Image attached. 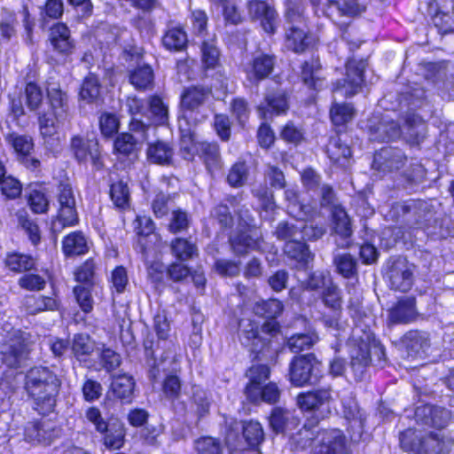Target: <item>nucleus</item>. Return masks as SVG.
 <instances>
[{
  "instance_id": "nucleus-1",
  "label": "nucleus",
  "mask_w": 454,
  "mask_h": 454,
  "mask_svg": "<svg viewBox=\"0 0 454 454\" xmlns=\"http://www.w3.org/2000/svg\"><path fill=\"white\" fill-rule=\"evenodd\" d=\"M59 387L57 375L46 367L32 368L26 376V390L41 413L53 410Z\"/></svg>"
},
{
  "instance_id": "nucleus-2",
  "label": "nucleus",
  "mask_w": 454,
  "mask_h": 454,
  "mask_svg": "<svg viewBox=\"0 0 454 454\" xmlns=\"http://www.w3.org/2000/svg\"><path fill=\"white\" fill-rule=\"evenodd\" d=\"M210 90L204 87L192 86L184 90L180 101L178 127L185 148L191 144V131L204 121L201 108L208 98Z\"/></svg>"
},
{
  "instance_id": "nucleus-3",
  "label": "nucleus",
  "mask_w": 454,
  "mask_h": 454,
  "mask_svg": "<svg viewBox=\"0 0 454 454\" xmlns=\"http://www.w3.org/2000/svg\"><path fill=\"white\" fill-rule=\"evenodd\" d=\"M56 196L59 208L57 218L52 222V231L54 232H61L65 227L76 225L79 222V217L74 193L68 181L59 183Z\"/></svg>"
},
{
  "instance_id": "nucleus-4",
  "label": "nucleus",
  "mask_w": 454,
  "mask_h": 454,
  "mask_svg": "<svg viewBox=\"0 0 454 454\" xmlns=\"http://www.w3.org/2000/svg\"><path fill=\"white\" fill-rule=\"evenodd\" d=\"M3 343L0 346V354L4 364L10 368H18L26 358V346L24 333L14 329L9 324L2 327Z\"/></svg>"
},
{
  "instance_id": "nucleus-5",
  "label": "nucleus",
  "mask_w": 454,
  "mask_h": 454,
  "mask_svg": "<svg viewBox=\"0 0 454 454\" xmlns=\"http://www.w3.org/2000/svg\"><path fill=\"white\" fill-rule=\"evenodd\" d=\"M400 441L406 450L417 453L444 454L450 450L452 444V442L441 432L430 433L424 437L418 438L414 432L408 430L402 434Z\"/></svg>"
},
{
  "instance_id": "nucleus-6",
  "label": "nucleus",
  "mask_w": 454,
  "mask_h": 454,
  "mask_svg": "<svg viewBox=\"0 0 454 454\" xmlns=\"http://www.w3.org/2000/svg\"><path fill=\"white\" fill-rule=\"evenodd\" d=\"M321 364L314 354L295 356L289 365V379L293 385L302 387L316 383L321 376Z\"/></svg>"
},
{
  "instance_id": "nucleus-7",
  "label": "nucleus",
  "mask_w": 454,
  "mask_h": 454,
  "mask_svg": "<svg viewBox=\"0 0 454 454\" xmlns=\"http://www.w3.org/2000/svg\"><path fill=\"white\" fill-rule=\"evenodd\" d=\"M180 146L186 160H192L195 154H198L209 172L213 173L221 168L222 161L217 144L199 142L195 129L191 131V144H188V148H185L183 136L180 135Z\"/></svg>"
},
{
  "instance_id": "nucleus-8",
  "label": "nucleus",
  "mask_w": 454,
  "mask_h": 454,
  "mask_svg": "<svg viewBox=\"0 0 454 454\" xmlns=\"http://www.w3.org/2000/svg\"><path fill=\"white\" fill-rule=\"evenodd\" d=\"M321 299L325 306L333 311V315H324L322 321L327 328L339 330L341 328L342 299L340 290L333 283L328 285L321 292Z\"/></svg>"
},
{
  "instance_id": "nucleus-9",
  "label": "nucleus",
  "mask_w": 454,
  "mask_h": 454,
  "mask_svg": "<svg viewBox=\"0 0 454 454\" xmlns=\"http://www.w3.org/2000/svg\"><path fill=\"white\" fill-rule=\"evenodd\" d=\"M366 64L364 60L350 59L346 64V79L343 83L338 82L333 88L335 93L340 92L344 97H352L356 94L364 82L363 73Z\"/></svg>"
},
{
  "instance_id": "nucleus-10",
  "label": "nucleus",
  "mask_w": 454,
  "mask_h": 454,
  "mask_svg": "<svg viewBox=\"0 0 454 454\" xmlns=\"http://www.w3.org/2000/svg\"><path fill=\"white\" fill-rule=\"evenodd\" d=\"M387 278L392 289L407 292L413 284V265L404 258H398L390 265Z\"/></svg>"
},
{
  "instance_id": "nucleus-11",
  "label": "nucleus",
  "mask_w": 454,
  "mask_h": 454,
  "mask_svg": "<svg viewBox=\"0 0 454 454\" xmlns=\"http://www.w3.org/2000/svg\"><path fill=\"white\" fill-rule=\"evenodd\" d=\"M331 399V389L322 388L300 394L297 396V404L305 411H319L323 418L325 412H329L328 403Z\"/></svg>"
},
{
  "instance_id": "nucleus-12",
  "label": "nucleus",
  "mask_w": 454,
  "mask_h": 454,
  "mask_svg": "<svg viewBox=\"0 0 454 454\" xmlns=\"http://www.w3.org/2000/svg\"><path fill=\"white\" fill-rule=\"evenodd\" d=\"M318 445L315 454H343L346 448V438L339 429L325 430L317 433Z\"/></svg>"
},
{
  "instance_id": "nucleus-13",
  "label": "nucleus",
  "mask_w": 454,
  "mask_h": 454,
  "mask_svg": "<svg viewBox=\"0 0 454 454\" xmlns=\"http://www.w3.org/2000/svg\"><path fill=\"white\" fill-rule=\"evenodd\" d=\"M274 58L268 54H258L245 66L247 79L258 82L268 77L274 67Z\"/></svg>"
},
{
  "instance_id": "nucleus-14",
  "label": "nucleus",
  "mask_w": 454,
  "mask_h": 454,
  "mask_svg": "<svg viewBox=\"0 0 454 454\" xmlns=\"http://www.w3.org/2000/svg\"><path fill=\"white\" fill-rule=\"evenodd\" d=\"M249 15L253 19L261 20L263 30L273 34L276 30L277 13L275 10L264 1L252 0L248 3Z\"/></svg>"
},
{
  "instance_id": "nucleus-15",
  "label": "nucleus",
  "mask_w": 454,
  "mask_h": 454,
  "mask_svg": "<svg viewBox=\"0 0 454 454\" xmlns=\"http://www.w3.org/2000/svg\"><path fill=\"white\" fill-rule=\"evenodd\" d=\"M67 120L59 121L52 113L49 112L39 115L38 122L40 134L43 138L44 144L50 148L53 149L59 144V129Z\"/></svg>"
},
{
  "instance_id": "nucleus-16",
  "label": "nucleus",
  "mask_w": 454,
  "mask_h": 454,
  "mask_svg": "<svg viewBox=\"0 0 454 454\" xmlns=\"http://www.w3.org/2000/svg\"><path fill=\"white\" fill-rule=\"evenodd\" d=\"M56 435L55 430L50 423L33 421L27 424L24 439L33 444H50Z\"/></svg>"
},
{
  "instance_id": "nucleus-17",
  "label": "nucleus",
  "mask_w": 454,
  "mask_h": 454,
  "mask_svg": "<svg viewBox=\"0 0 454 454\" xmlns=\"http://www.w3.org/2000/svg\"><path fill=\"white\" fill-rule=\"evenodd\" d=\"M71 146L79 161L90 160L94 165L99 160L100 152L98 143L94 139L84 140L80 137H74L71 141Z\"/></svg>"
},
{
  "instance_id": "nucleus-18",
  "label": "nucleus",
  "mask_w": 454,
  "mask_h": 454,
  "mask_svg": "<svg viewBox=\"0 0 454 454\" xmlns=\"http://www.w3.org/2000/svg\"><path fill=\"white\" fill-rule=\"evenodd\" d=\"M239 339L243 345L250 347L256 353L265 345V340L259 336V325L249 319L239 322Z\"/></svg>"
},
{
  "instance_id": "nucleus-19",
  "label": "nucleus",
  "mask_w": 454,
  "mask_h": 454,
  "mask_svg": "<svg viewBox=\"0 0 454 454\" xmlns=\"http://www.w3.org/2000/svg\"><path fill=\"white\" fill-rule=\"evenodd\" d=\"M47 96L51 106V113L59 121L67 120L69 117L68 98L59 85L52 84L47 88Z\"/></svg>"
},
{
  "instance_id": "nucleus-20",
  "label": "nucleus",
  "mask_w": 454,
  "mask_h": 454,
  "mask_svg": "<svg viewBox=\"0 0 454 454\" xmlns=\"http://www.w3.org/2000/svg\"><path fill=\"white\" fill-rule=\"evenodd\" d=\"M288 108L286 95L283 91L269 92L263 103L258 106V112L263 118L271 114H280Z\"/></svg>"
},
{
  "instance_id": "nucleus-21",
  "label": "nucleus",
  "mask_w": 454,
  "mask_h": 454,
  "mask_svg": "<svg viewBox=\"0 0 454 454\" xmlns=\"http://www.w3.org/2000/svg\"><path fill=\"white\" fill-rule=\"evenodd\" d=\"M299 424L294 412L282 408H275L270 418V425L276 433H288Z\"/></svg>"
},
{
  "instance_id": "nucleus-22",
  "label": "nucleus",
  "mask_w": 454,
  "mask_h": 454,
  "mask_svg": "<svg viewBox=\"0 0 454 454\" xmlns=\"http://www.w3.org/2000/svg\"><path fill=\"white\" fill-rule=\"evenodd\" d=\"M137 225L135 227L137 234L139 236L138 243L141 250L146 254L151 250L149 243L159 241V237L154 233L153 222L146 216H137L136 219Z\"/></svg>"
},
{
  "instance_id": "nucleus-23",
  "label": "nucleus",
  "mask_w": 454,
  "mask_h": 454,
  "mask_svg": "<svg viewBox=\"0 0 454 454\" xmlns=\"http://www.w3.org/2000/svg\"><path fill=\"white\" fill-rule=\"evenodd\" d=\"M261 235L256 230L244 231L230 238L232 250L237 254H244L250 249L260 248Z\"/></svg>"
},
{
  "instance_id": "nucleus-24",
  "label": "nucleus",
  "mask_w": 454,
  "mask_h": 454,
  "mask_svg": "<svg viewBox=\"0 0 454 454\" xmlns=\"http://www.w3.org/2000/svg\"><path fill=\"white\" fill-rule=\"evenodd\" d=\"M50 41L53 48L59 53L68 55L74 49L69 29L65 24L58 23L51 27Z\"/></svg>"
},
{
  "instance_id": "nucleus-25",
  "label": "nucleus",
  "mask_w": 454,
  "mask_h": 454,
  "mask_svg": "<svg viewBox=\"0 0 454 454\" xmlns=\"http://www.w3.org/2000/svg\"><path fill=\"white\" fill-rule=\"evenodd\" d=\"M415 300L404 298L388 312V322L391 324H404L410 322L415 316Z\"/></svg>"
},
{
  "instance_id": "nucleus-26",
  "label": "nucleus",
  "mask_w": 454,
  "mask_h": 454,
  "mask_svg": "<svg viewBox=\"0 0 454 454\" xmlns=\"http://www.w3.org/2000/svg\"><path fill=\"white\" fill-rule=\"evenodd\" d=\"M242 429L243 436L251 447H257L264 439V432L262 425L254 420L235 422L231 426V431Z\"/></svg>"
},
{
  "instance_id": "nucleus-27",
  "label": "nucleus",
  "mask_w": 454,
  "mask_h": 454,
  "mask_svg": "<svg viewBox=\"0 0 454 454\" xmlns=\"http://www.w3.org/2000/svg\"><path fill=\"white\" fill-rule=\"evenodd\" d=\"M326 153L334 164L341 168L348 166L351 151L348 145L341 142L339 137H331L326 147Z\"/></svg>"
},
{
  "instance_id": "nucleus-28",
  "label": "nucleus",
  "mask_w": 454,
  "mask_h": 454,
  "mask_svg": "<svg viewBox=\"0 0 454 454\" xmlns=\"http://www.w3.org/2000/svg\"><path fill=\"white\" fill-rule=\"evenodd\" d=\"M325 13L332 20L337 17H354L361 12V8L356 0H348L340 4L337 0H327Z\"/></svg>"
},
{
  "instance_id": "nucleus-29",
  "label": "nucleus",
  "mask_w": 454,
  "mask_h": 454,
  "mask_svg": "<svg viewBox=\"0 0 454 454\" xmlns=\"http://www.w3.org/2000/svg\"><path fill=\"white\" fill-rule=\"evenodd\" d=\"M88 242L81 231H74L62 241V250L66 255H80L88 252Z\"/></svg>"
},
{
  "instance_id": "nucleus-30",
  "label": "nucleus",
  "mask_w": 454,
  "mask_h": 454,
  "mask_svg": "<svg viewBox=\"0 0 454 454\" xmlns=\"http://www.w3.org/2000/svg\"><path fill=\"white\" fill-rule=\"evenodd\" d=\"M285 193L286 200L289 201L287 209L290 215L301 221L313 216L315 208L311 206L302 204L298 200V194L294 190L288 189Z\"/></svg>"
},
{
  "instance_id": "nucleus-31",
  "label": "nucleus",
  "mask_w": 454,
  "mask_h": 454,
  "mask_svg": "<svg viewBox=\"0 0 454 454\" xmlns=\"http://www.w3.org/2000/svg\"><path fill=\"white\" fill-rule=\"evenodd\" d=\"M111 387L116 397L129 403L133 395L135 381L128 374L116 375L112 380Z\"/></svg>"
},
{
  "instance_id": "nucleus-32",
  "label": "nucleus",
  "mask_w": 454,
  "mask_h": 454,
  "mask_svg": "<svg viewBox=\"0 0 454 454\" xmlns=\"http://www.w3.org/2000/svg\"><path fill=\"white\" fill-rule=\"evenodd\" d=\"M309 36L306 32L296 26H290L286 33V46L294 52L303 51L309 45Z\"/></svg>"
},
{
  "instance_id": "nucleus-33",
  "label": "nucleus",
  "mask_w": 454,
  "mask_h": 454,
  "mask_svg": "<svg viewBox=\"0 0 454 454\" xmlns=\"http://www.w3.org/2000/svg\"><path fill=\"white\" fill-rule=\"evenodd\" d=\"M94 350L95 342L88 334L80 333L74 336L72 351L79 361H87Z\"/></svg>"
},
{
  "instance_id": "nucleus-34",
  "label": "nucleus",
  "mask_w": 454,
  "mask_h": 454,
  "mask_svg": "<svg viewBox=\"0 0 454 454\" xmlns=\"http://www.w3.org/2000/svg\"><path fill=\"white\" fill-rule=\"evenodd\" d=\"M421 411L425 416H429V420H427V424H431L435 427H443L450 420V412L442 407L426 405L422 408H419L417 415Z\"/></svg>"
},
{
  "instance_id": "nucleus-35",
  "label": "nucleus",
  "mask_w": 454,
  "mask_h": 454,
  "mask_svg": "<svg viewBox=\"0 0 454 454\" xmlns=\"http://www.w3.org/2000/svg\"><path fill=\"white\" fill-rule=\"evenodd\" d=\"M332 221L334 231L342 237H348L352 233L351 222L345 211L340 206H333L332 209Z\"/></svg>"
},
{
  "instance_id": "nucleus-36",
  "label": "nucleus",
  "mask_w": 454,
  "mask_h": 454,
  "mask_svg": "<svg viewBox=\"0 0 454 454\" xmlns=\"http://www.w3.org/2000/svg\"><path fill=\"white\" fill-rule=\"evenodd\" d=\"M130 83L137 90H146L153 82V71L148 65L137 67L129 74Z\"/></svg>"
},
{
  "instance_id": "nucleus-37",
  "label": "nucleus",
  "mask_w": 454,
  "mask_h": 454,
  "mask_svg": "<svg viewBox=\"0 0 454 454\" xmlns=\"http://www.w3.org/2000/svg\"><path fill=\"white\" fill-rule=\"evenodd\" d=\"M110 196L114 205L120 209L129 207L130 193L128 184L122 180L111 185Z\"/></svg>"
},
{
  "instance_id": "nucleus-38",
  "label": "nucleus",
  "mask_w": 454,
  "mask_h": 454,
  "mask_svg": "<svg viewBox=\"0 0 454 454\" xmlns=\"http://www.w3.org/2000/svg\"><path fill=\"white\" fill-rule=\"evenodd\" d=\"M162 43L168 50L182 51L187 43L186 33L181 27L168 28L162 37Z\"/></svg>"
},
{
  "instance_id": "nucleus-39",
  "label": "nucleus",
  "mask_w": 454,
  "mask_h": 454,
  "mask_svg": "<svg viewBox=\"0 0 454 454\" xmlns=\"http://www.w3.org/2000/svg\"><path fill=\"white\" fill-rule=\"evenodd\" d=\"M320 64L318 60L312 59L305 62L301 67V78L303 82L309 88L317 89L321 87L322 81L319 77Z\"/></svg>"
},
{
  "instance_id": "nucleus-40",
  "label": "nucleus",
  "mask_w": 454,
  "mask_h": 454,
  "mask_svg": "<svg viewBox=\"0 0 454 454\" xmlns=\"http://www.w3.org/2000/svg\"><path fill=\"white\" fill-rule=\"evenodd\" d=\"M147 155L154 163L168 164L172 159L173 150L168 144L157 142L149 146Z\"/></svg>"
},
{
  "instance_id": "nucleus-41",
  "label": "nucleus",
  "mask_w": 454,
  "mask_h": 454,
  "mask_svg": "<svg viewBox=\"0 0 454 454\" xmlns=\"http://www.w3.org/2000/svg\"><path fill=\"white\" fill-rule=\"evenodd\" d=\"M318 340L315 333H299L291 336L287 340V346L292 352L299 353L311 348Z\"/></svg>"
},
{
  "instance_id": "nucleus-42",
  "label": "nucleus",
  "mask_w": 454,
  "mask_h": 454,
  "mask_svg": "<svg viewBox=\"0 0 454 454\" xmlns=\"http://www.w3.org/2000/svg\"><path fill=\"white\" fill-rule=\"evenodd\" d=\"M284 251L290 258L301 262L307 263L311 257V254L307 245L301 242L299 239H295L286 243Z\"/></svg>"
},
{
  "instance_id": "nucleus-43",
  "label": "nucleus",
  "mask_w": 454,
  "mask_h": 454,
  "mask_svg": "<svg viewBox=\"0 0 454 454\" xmlns=\"http://www.w3.org/2000/svg\"><path fill=\"white\" fill-rule=\"evenodd\" d=\"M173 254L181 261H186L197 254L196 246L188 239L176 238L171 242Z\"/></svg>"
},
{
  "instance_id": "nucleus-44",
  "label": "nucleus",
  "mask_w": 454,
  "mask_h": 454,
  "mask_svg": "<svg viewBox=\"0 0 454 454\" xmlns=\"http://www.w3.org/2000/svg\"><path fill=\"white\" fill-rule=\"evenodd\" d=\"M254 313L262 317L275 318L282 313L283 305L277 299L256 302L254 307Z\"/></svg>"
},
{
  "instance_id": "nucleus-45",
  "label": "nucleus",
  "mask_w": 454,
  "mask_h": 454,
  "mask_svg": "<svg viewBox=\"0 0 454 454\" xmlns=\"http://www.w3.org/2000/svg\"><path fill=\"white\" fill-rule=\"evenodd\" d=\"M333 262L337 271L344 278H351L356 273V262L354 257L348 253L336 254Z\"/></svg>"
},
{
  "instance_id": "nucleus-46",
  "label": "nucleus",
  "mask_w": 454,
  "mask_h": 454,
  "mask_svg": "<svg viewBox=\"0 0 454 454\" xmlns=\"http://www.w3.org/2000/svg\"><path fill=\"white\" fill-rule=\"evenodd\" d=\"M194 449L198 454H222L221 442L211 436H203L194 442Z\"/></svg>"
},
{
  "instance_id": "nucleus-47",
  "label": "nucleus",
  "mask_w": 454,
  "mask_h": 454,
  "mask_svg": "<svg viewBox=\"0 0 454 454\" xmlns=\"http://www.w3.org/2000/svg\"><path fill=\"white\" fill-rule=\"evenodd\" d=\"M19 225L27 233L30 240L34 245L40 240L39 228L37 224L32 221L26 210H19L16 214Z\"/></svg>"
},
{
  "instance_id": "nucleus-48",
  "label": "nucleus",
  "mask_w": 454,
  "mask_h": 454,
  "mask_svg": "<svg viewBox=\"0 0 454 454\" xmlns=\"http://www.w3.org/2000/svg\"><path fill=\"white\" fill-rule=\"evenodd\" d=\"M331 119L334 125H343L354 117V108L348 104H333L331 108Z\"/></svg>"
},
{
  "instance_id": "nucleus-49",
  "label": "nucleus",
  "mask_w": 454,
  "mask_h": 454,
  "mask_svg": "<svg viewBox=\"0 0 454 454\" xmlns=\"http://www.w3.org/2000/svg\"><path fill=\"white\" fill-rule=\"evenodd\" d=\"M248 177V168L245 162H236L231 168L227 181L232 187H240L245 184Z\"/></svg>"
},
{
  "instance_id": "nucleus-50",
  "label": "nucleus",
  "mask_w": 454,
  "mask_h": 454,
  "mask_svg": "<svg viewBox=\"0 0 454 454\" xmlns=\"http://www.w3.org/2000/svg\"><path fill=\"white\" fill-rule=\"evenodd\" d=\"M304 4L302 0H286V20L291 26L301 23L303 20Z\"/></svg>"
},
{
  "instance_id": "nucleus-51",
  "label": "nucleus",
  "mask_w": 454,
  "mask_h": 454,
  "mask_svg": "<svg viewBox=\"0 0 454 454\" xmlns=\"http://www.w3.org/2000/svg\"><path fill=\"white\" fill-rule=\"evenodd\" d=\"M371 362L370 348L367 343L362 342L351 352V366L356 371L369 365Z\"/></svg>"
},
{
  "instance_id": "nucleus-52",
  "label": "nucleus",
  "mask_w": 454,
  "mask_h": 454,
  "mask_svg": "<svg viewBox=\"0 0 454 454\" xmlns=\"http://www.w3.org/2000/svg\"><path fill=\"white\" fill-rule=\"evenodd\" d=\"M376 134L375 139L385 141L387 139H395L399 137L402 131L400 126L395 121H383L374 129Z\"/></svg>"
},
{
  "instance_id": "nucleus-53",
  "label": "nucleus",
  "mask_w": 454,
  "mask_h": 454,
  "mask_svg": "<svg viewBox=\"0 0 454 454\" xmlns=\"http://www.w3.org/2000/svg\"><path fill=\"white\" fill-rule=\"evenodd\" d=\"M6 265L11 270L24 271L34 266V260L26 254H12L6 258Z\"/></svg>"
},
{
  "instance_id": "nucleus-54",
  "label": "nucleus",
  "mask_w": 454,
  "mask_h": 454,
  "mask_svg": "<svg viewBox=\"0 0 454 454\" xmlns=\"http://www.w3.org/2000/svg\"><path fill=\"white\" fill-rule=\"evenodd\" d=\"M100 86L98 79L95 75H89L85 78L80 91L82 99L93 101L99 96Z\"/></svg>"
},
{
  "instance_id": "nucleus-55",
  "label": "nucleus",
  "mask_w": 454,
  "mask_h": 454,
  "mask_svg": "<svg viewBox=\"0 0 454 454\" xmlns=\"http://www.w3.org/2000/svg\"><path fill=\"white\" fill-rule=\"evenodd\" d=\"M315 438H317L315 430L306 425L291 436L293 443L299 449H306L311 446Z\"/></svg>"
},
{
  "instance_id": "nucleus-56",
  "label": "nucleus",
  "mask_w": 454,
  "mask_h": 454,
  "mask_svg": "<svg viewBox=\"0 0 454 454\" xmlns=\"http://www.w3.org/2000/svg\"><path fill=\"white\" fill-rule=\"evenodd\" d=\"M202 62L207 68H215L219 61V51L213 41H205L201 46Z\"/></svg>"
},
{
  "instance_id": "nucleus-57",
  "label": "nucleus",
  "mask_w": 454,
  "mask_h": 454,
  "mask_svg": "<svg viewBox=\"0 0 454 454\" xmlns=\"http://www.w3.org/2000/svg\"><path fill=\"white\" fill-rule=\"evenodd\" d=\"M150 111L153 115L154 121L157 124L163 125L167 123L168 118V108L159 97H153L149 103Z\"/></svg>"
},
{
  "instance_id": "nucleus-58",
  "label": "nucleus",
  "mask_w": 454,
  "mask_h": 454,
  "mask_svg": "<svg viewBox=\"0 0 454 454\" xmlns=\"http://www.w3.org/2000/svg\"><path fill=\"white\" fill-rule=\"evenodd\" d=\"M25 100L27 106L35 111L39 108L43 102V92L41 89L34 82L27 84L25 89Z\"/></svg>"
},
{
  "instance_id": "nucleus-59",
  "label": "nucleus",
  "mask_w": 454,
  "mask_h": 454,
  "mask_svg": "<svg viewBox=\"0 0 454 454\" xmlns=\"http://www.w3.org/2000/svg\"><path fill=\"white\" fill-rule=\"evenodd\" d=\"M105 434L104 444L106 448L118 450L123 445L125 433L121 426L107 429Z\"/></svg>"
},
{
  "instance_id": "nucleus-60",
  "label": "nucleus",
  "mask_w": 454,
  "mask_h": 454,
  "mask_svg": "<svg viewBox=\"0 0 454 454\" xmlns=\"http://www.w3.org/2000/svg\"><path fill=\"white\" fill-rule=\"evenodd\" d=\"M300 229V226H295L294 224L282 222L279 223L278 227L276 228L275 235L278 239L286 241V243H287L288 241L301 238Z\"/></svg>"
},
{
  "instance_id": "nucleus-61",
  "label": "nucleus",
  "mask_w": 454,
  "mask_h": 454,
  "mask_svg": "<svg viewBox=\"0 0 454 454\" xmlns=\"http://www.w3.org/2000/svg\"><path fill=\"white\" fill-rule=\"evenodd\" d=\"M119 119L114 114L104 113L99 118V126L101 133L105 137H112L119 129Z\"/></svg>"
},
{
  "instance_id": "nucleus-62",
  "label": "nucleus",
  "mask_w": 454,
  "mask_h": 454,
  "mask_svg": "<svg viewBox=\"0 0 454 454\" xmlns=\"http://www.w3.org/2000/svg\"><path fill=\"white\" fill-rule=\"evenodd\" d=\"M110 282L116 293H123L129 284L127 270L123 266H117L111 273Z\"/></svg>"
},
{
  "instance_id": "nucleus-63",
  "label": "nucleus",
  "mask_w": 454,
  "mask_h": 454,
  "mask_svg": "<svg viewBox=\"0 0 454 454\" xmlns=\"http://www.w3.org/2000/svg\"><path fill=\"white\" fill-rule=\"evenodd\" d=\"M190 221L186 212L180 209L174 210L171 214V218L168 224L170 232L176 234L186 230L189 226Z\"/></svg>"
},
{
  "instance_id": "nucleus-64",
  "label": "nucleus",
  "mask_w": 454,
  "mask_h": 454,
  "mask_svg": "<svg viewBox=\"0 0 454 454\" xmlns=\"http://www.w3.org/2000/svg\"><path fill=\"white\" fill-rule=\"evenodd\" d=\"M137 139L129 133H122L114 141V149L122 154L128 155L136 149Z\"/></svg>"
}]
</instances>
